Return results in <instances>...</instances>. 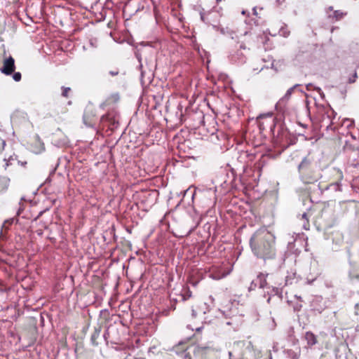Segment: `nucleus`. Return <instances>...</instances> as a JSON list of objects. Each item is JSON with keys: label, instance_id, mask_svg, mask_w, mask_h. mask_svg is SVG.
Returning <instances> with one entry per match:
<instances>
[{"label": "nucleus", "instance_id": "bb28decb", "mask_svg": "<svg viewBox=\"0 0 359 359\" xmlns=\"http://www.w3.org/2000/svg\"><path fill=\"white\" fill-rule=\"evenodd\" d=\"M184 359H191V355L189 353H185L182 355Z\"/></svg>", "mask_w": 359, "mask_h": 359}, {"label": "nucleus", "instance_id": "1a4fd4ad", "mask_svg": "<svg viewBox=\"0 0 359 359\" xmlns=\"http://www.w3.org/2000/svg\"><path fill=\"white\" fill-rule=\"evenodd\" d=\"M15 68V60L10 56L8 58L4 60L1 72L6 75H11L14 72Z\"/></svg>", "mask_w": 359, "mask_h": 359}, {"label": "nucleus", "instance_id": "5701e85b", "mask_svg": "<svg viewBox=\"0 0 359 359\" xmlns=\"http://www.w3.org/2000/svg\"><path fill=\"white\" fill-rule=\"evenodd\" d=\"M358 76H357V73L355 72V73L353 74V76H352V78H350L349 79V81L348 82L350 83H353L355 81L356 79H357Z\"/></svg>", "mask_w": 359, "mask_h": 359}, {"label": "nucleus", "instance_id": "b1692460", "mask_svg": "<svg viewBox=\"0 0 359 359\" xmlns=\"http://www.w3.org/2000/svg\"><path fill=\"white\" fill-rule=\"evenodd\" d=\"M109 74L111 75L112 76H117L118 74V70H117V69L111 70L109 72Z\"/></svg>", "mask_w": 359, "mask_h": 359}, {"label": "nucleus", "instance_id": "423d86ee", "mask_svg": "<svg viewBox=\"0 0 359 359\" xmlns=\"http://www.w3.org/2000/svg\"><path fill=\"white\" fill-rule=\"evenodd\" d=\"M259 128L263 131L269 126L271 129L275 127V118L272 114H262L257 118Z\"/></svg>", "mask_w": 359, "mask_h": 359}, {"label": "nucleus", "instance_id": "f8f14e48", "mask_svg": "<svg viewBox=\"0 0 359 359\" xmlns=\"http://www.w3.org/2000/svg\"><path fill=\"white\" fill-rule=\"evenodd\" d=\"M304 339L307 342V344L309 346H312L317 344L318 339L316 335H315L312 332L308 331L305 333Z\"/></svg>", "mask_w": 359, "mask_h": 359}, {"label": "nucleus", "instance_id": "a211bd4d", "mask_svg": "<svg viewBox=\"0 0 359 359\" xmlns=\"http://www.w3.org/2000/svg\"><path fill=\"white\" fill-rule=\"evenodd\" d=\"M62 95L65 97H68L72 90L69 87H62Z\"/></svg>", "mask_w": 359, "mask_h": 359}, {"label": "nucleus", "instance_id": "6e6552de", "mask_svg": "<svg viewBox=\"0 0 359 359\" xmlns=\"http://www.w3.org/2000/svg\"><path fill=\"white\" fill-rule=\"evenodd\" d=\"M30 149L34 154H41L45 150V145L42 140L36 135L30 144Z\"/></svg>", "mask_w": 359, "mask_h": 359}, {"label": "nucleus", "instance_id": "7c9ffc66", "mask_svg": "<svg viewBox=\"0 0 359 359\" xmlns=\"http://www.w3.org/2000/svg\"><path fill=\"white\" fill-rule=\"evenodd\" d=\"M346 121L350 122V124L348 125V126H351L353 124V122L351 121H350L349 119H346Z\"/></svg>", "mask_w": 359, "mask_h": 359}, {"label": "nucleus", "instance_id": "7ed1b4c3", "mask_svg": "<svg viewBox=\"0 0 359 359\" xmlns=\"http://www.w3.org/2000/svg\"><path fill=\"white\" fill-rule=\"evenodd\" d=\"M329 176V184L320 182L319 184L320 189L325 191L331 188L335 191H339L340 189V182L344 177L343 172L339 168H333L330 170Z\"/></svg>", "mask_w": 359, "mask_h": 359}, {"label": "nucleus", "instance_id": "c85d7f7f", "mask_svg": "<svg viewBox=\"0 0 359 359\" xmlns=\"http://www.w3.org/2000/svg\"><path fill=\"white\" fill-rule=\"evenodd\" d=\"M229 359H244V358H243L242 356H241V357H237V358L233 357V356L231 355V353H230V358H229Z\"/></svg>", "mask_w": 359, "mask_h": 359}, {"label": "nucleus", "instance_id": "20e7f679", "mask_svg": "<svg viewBox=\"0 0 359 359\" xmlns=\"http://www.w3.org/2000/svg\"><path fill=\"white\" fill-rule=\"evenodd\" d=\"M231 269L226 266V265L221 264L218 266H212L210 269V276L215 280H219L224 278L231 273Z\"/></svg>", "mask_w": 359, "mask_h": 359}, {"label": "nucleus", "instance_id": "4be33fe9", "mask_svg": "<svg viewBox=\"0 0 359 359\" xmlns=\"http://www.w3.org/2000/svg\"><path fill=\"white\" fill-rule=\"evenodd\" d=\"M13 78L15 81H20L21 79V74L20 72H15L13 75Z\"/></svg>", "mask_w": 359, "mask_h": 359}, {"label": "nucleus", "instance_id": "dca6fc26", "mask_svg": "<svg viewBox=\"0 0 359 359\" xmlns=\"http://www.w3.org/2000/svg\"><path fill=\"white\" fill-rule=\"evenodd\" d=\"M258 278L260 280L259 287H261V288L265 287L266 286V277L264 276V275L262 273H260L258 276Z\"/></svg>", "mask_w": 359, "mask_h": 359}, {"label": "nucleus", "instance_id": "6ab92c4d", "mask_svg": "<svg viewBox=\"0 0 359 359\" xmlns=\"http://www.w3.org/2000/svg\"><path fill=\"white\" fill-rule=\"evenodd\" d=\"M213 349L210 348V347H198V351L201 353H207L208 352L210 351H212Z\"/></svg>", "mask_w": 359, "mask_h": 359}, {"label": "nucleus", "instance_id": "f257e3e1", "mask_svg": "<svg viewBox=\"0 0 359 359\" xmlns=\"http://www.w3.org/2000/svg\"><path fill=\"white\" fill-rule=\"evenodd\" d=\"M276 238L265 228L258 229L250 238V244L253 253L262 259H272L276 255Z\"/></svg>", "mask_w": 359, "mask_h": 359}, {"label": "nucleus", "instance_id": "39448f33", "mask_svg": "<svg viewBox=\"0 0 359 359\" xmlns=\"http://www.w3.org/2000/svg\"><path fill=\"white\" fill-rule=\"evenodd\" d=\"M83 123L88 127H93L97 122V114L95 107L88 105L86 107L83 113Z\"/></svg>", "mask_w": 359, "mask_h": 359}, {"label": "nucleus", "instance_id": "f3484780", "mask_svg": "<svg viewBox=\"0 0 359 359\" xmlns=\"http://www.w3.org/2000/svg\"><path fill=\"white\" fill-rule=\"evenodd\" d=\"M298 86H299V85L296 84V85H294V86H292V87H291L290 88H289V89L287 90V92H286V93H285V96H284V98H285V99H287V100L290 99V97L291 95L293 93V92H294V89H295L297 87H298Z\"/></svg>", "mask_w": 359, "mask_h": 359}, {"label": "nucleus", "instance_id": "412c9836", "mask_svg": "<svg viewBox=\"0 0 359 359\" xmlns=\"http://www.w3.org/2000/svg\"><path fill=\"white\" fill-rule=\"evenodd\" d=\"M13 222V219H7L6 220L3 225H2V228L4 229H8Z\"/></svg>", "mask_w": 359, "mask_h": 359}, {"label": "nucleus", "instance_id": "473e14b6", "mask_svg": "<svg viewBox=\"0 0 359 359\" xmlns=\"http://www.w3.org/2000/svg\"><path fill=\"white\" fill-rule=\"evenodd\" d=\"M304 229H308V228L306 226V224H304Z\"/></svg>", "mask_w": 359, "mask_h": 359}, {"label": "nucleus", "instance_id": "f704fd0d", "mask_svg": "<svg viewBox=\"0 0 359 359\" xmlns=\"http://www.w3.org/2000/svg\"><path fill=\"white\" fill-rule=\"evenodd\" d=\"M8 165V163H6V166H5V168H6V167H7Z\"/></svg>", "mask_w": 359, "mask_h": 359}, {"label": "nucleus", "instance_id": "c756f323", "mask_svg": "<svg viewBox=\"0 0 359 359\" xmlns=\"http://www.w3.org/2000/svg\"><path fill=\"white\" fill-rule=\"evenodd\" d=\"M7 289L5 287V288H3V287H0V292H4V291H6Z\"/></svg>", "mask_w": 359, "mask_h": 359}, {"label": "nucleus", "instance_id": "9d476101", "mask_svg": "<svg viewBox=\"0 0 359 359\" xmlns=\"http://www.w3.org/2000/svg\"><path fill=\"white\" fill-rule=\"evenodd\" d=\"M100 121H108L110 125L114 126L116 123H118L116 120V114L114 111L108 112L107 114L101 116Z\"/></svg>", "mask_w": 359, "mask_h": 359}, {"label": "nucleus", "instance_id": "2f4dec72", "mask_svg": "<svg viewBox=\"0 0 359 359\" xmlns=\"http://www.w3.org/2000/svg\"><path fill=\"white\" fill-rule=\"evenodd\" d=\"M240 48H243V49H245V47H244V46H243L242 45H241V46H240Z\"/></svg>", "mask_w": 359, "mask_h": 359}, {"label": "nucleus", "instance_id": "cd10ccee", "mask_svg": "<svg viewBox=\"0 0 359 359\" xmlns=\"http://www.w3.org/2000/svg\"><path fill=\"white\" fill-rule=\"evenodd\" d=\"M189 283L194 286H196L198 284V281L193 280L191 278L189 280Z\"/></svg>", "mask_w": 359, "mask_h": 359}, {"label": "nucleus", "instance_id": "72a5a7b5", "mask_svg": "<svg viewBox=\"0 0 359 359\" xmlns=\"http://www.w3.org/2000/svg\"><path fill=\"white\" fill-rule=\"evenodd\" d=\"M329 10L332 11V10H333V8H332V7H330V8H329Z\"/></svg>", "mask_w": 359, "mask_h": 359}, {"label": "nucleus", "instance_id": "aec40b11", "mask_svg": "<svg viewBox=\"0 0 359 359\" xmlns=\"http://www.w3.org/2000/svg\"><path fill=\"white\" fill-rule=\"evenodd\" d=\"M231 58L235 62H236L237 60L242 62L243 61V54L242 53L239 54L238 53H237L235 55H232Z\"/></svg>", "mask_w": 359, "mask_h": 359}, {"label": "nucleus", "instance_id": "ddd939ff", "mask_svg": "<svg viewBox=\"0 0 359 359\" xmlns=\"http://www.w3.org/2000/svg\"><path fill=\"white\" fill-rule=\"evenodd\" d=\"M10 180L6 177H0V193L5 191L9 185Z\"/></svg>", "mask_w": 359, "mask_h": 359}, {"label": "nucleus", "instance_id": "4468645a", "mask_svg": "<svg viewBox=\"0 0 359 359\" xmlns=\"http://www.w3.org/2000/svg\"><path fill=\"white\" fill-rule=\"evenodd\" d=\"M100 334V329L95 328L93 333L91 335V337H90L91 342L94 346L98 345L97 339L99 338Z\"/></svg>", "mask_w": 359, "mask_h": 359}, {"label": "nucleus", "instance_id": "2eb2a0df", "mask_svg": "<svg viewBox=\"0 0 359 359\" xmlns=\"http://www.w3.org/2000/svg\"><path fill=\"white\" fill-rule=\"evenodd\" d=\"M344 15V13H342L341 11H333V14L330 15V18H333L336 20H341Z\"/></svg>", "mask_w": 359, "mask_h": 359}, {"label": "nucleus", "instance_id": "393cba45", "mask_svg": "<svg viewBox=\"0 0 359 359\" xmlns=\"http://www.w3.org/2000/svg\"><path fill=\"white\" fill-rule=\"evenodd\" d=\"M302 218L303 219H305V221L306 222V225L309 226V219L307 218L306 213H304V214L302 215Z\"/></svg>", "mask_w": 359, "mask_h": 359}, {"label": "nucleus", "instance_id": "0eeeda50", "mask_svg": "<svg viewBox=\"0 0 359 359\" xmlns=\"http://www.w3.org/2000/svg\"><path fill=\"white\" fill-rule=\"evenodd\" d=\"M320 217L327 222L333 221L335 218L334 209L329 205H325L321 210Z\"/></svg>", "mask_w": 359, "mask_h": 359}, {"label": "nucleus", "instance_id": "f03ea898", "mask_svg": "<svg viewBox=\"0 0 359 359\" xmlns=\"http://www.w3.org/2000/svg\"><path fill=\"white\" fill-rule=\"evenodd\" d=\"M301 180L305 184H312L318 179V174L315 170L311 159L305 157L298 168Z\"/></svg>", "mask_w": 359, "mask_h": 359}, {"label": "nucleus", "instance_id": "a878e982", "mask_svg": "<svg viewBox=\"0 0 359 359\" xmlns=\"http://www.w3.org/2000/svg\"><path fill=\"white\" fill-rule=\"evenodd\" d=\"M5 142L0 137V151L4 149Z\"/></svg>", "mask_w": 359, "mask_h": 359}, {"label": "nucleus", "instance_id": "9b49d317", "mask_svg": "<svg viewBox=\"0 0 359 359\" xmlns=\"http://www.w3.org/2000/svg\"><path fill=\"white\" fill-rule=\"evenodd\" d=\"M119 99H120V96H119L118 93H112L105 99L104 102H102L101 104V107H103V106H108V105L116 104L118 102Z\"/></svg>", "mask_w": 359, "mask_h": 359}]
</instances>
